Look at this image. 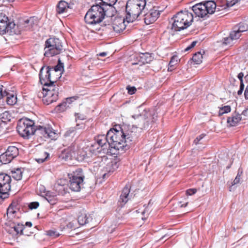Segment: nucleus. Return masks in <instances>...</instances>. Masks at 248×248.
Masks as SVG:
<instances>
[{
  "label": "nucleus",
  "instance_id": "obj_1",
  "mask_svg": "<svg viewBox=\"0 0 248 248\" xmlns=\"http://www.w3.org/2000/svg\"><path fill=\"white\" fill-rule=\"evenodd\" d=\"M63 63L62 62L61 58L58 59L57 65L54 67L43 66L41 68L39 74V79L43 85V92H52L59 93V82L57 79L60 78L62 71L63 70Z\"/></svg>",
  "mask_w": 248,
  "mask_h": 248
},
{
  "label": "nucleus",
  "instance_id": "obj_2",
  "mask_svg": "<svg viewBox=\"0 0 248 248\" xmlns=\"http://www.w3.org/2000/svg\"><path fill=\"white\" fill-rule=\"evenodd\" d=\"M147 10L146 0H128L125 6V20L128 23L133 22Z\"/></svg>",
  "mask_w": 248,
  "mask_h": 248
},
{
  "label": "nucleus",
  "instance_id": "obj_3",
  "mask_svg": "<svg viewBox=\"0 0 248 248\" xmlns=\"http://www.w3.org/2000/svg\"><path fill=\"white\" fill-rule=\"evenodd\" d=\"M108 137L109 140V150L111 154L118 155L120 151L124 150L127 146L124 138L123 128L120 131L110 129L108 132Z\"/></svg>",
  "mask_w": 248,
  "mask_h": 248
},
{
  "label": "nucleus",
  "instance_id": "obj_4",
  "mask_svg": "<svg viewBox=\"0 0 248 248\" xmlns=\"http://www.w3.org/2000/svg\"><path fill=\"white\" fill-rule=\"evenodd\" d=\"M105 16L112 17L106 9V5L96 4L93 5L84 16L85 22L89 25H96L101 22Z\"/></svg>",
  "mask_w": 248,
  "mask_h": 248
},
{
  "label": "nucleus",
  "instance_id": "obj_5",
  "mask_svg": "<svg viewBox=\"0 0 248 248\" xmlns=\"http://www.w3.org/2000/svg\"><path fill=\"white\" fill-rule=\"evenodd\" d=\"M193 20L192 14L188 11L178 12L171 19V30L175 31L184 30L191 25Z\"/></svg>",
  "mask_w": 248,
  "mask_h": 248
},
{
  "label": "nucleus",
  "instance_id": "obj_6",
  "mask_svg": "<svg viewBox=\"0 0 248 248\" xmlns=\"http://www.w3.org/2000/svg\"><path fill=\"white\" fill-rule=\"evenodd\" d=\"M138 111H141V112L132 116L134 119L132 123L133 126L141 131L142 130L147 128L149 124L154 122V117L151 112L146 109H142L141 107L139 108Z\"/></svg>",
  "mask_w": 248,
  "mask_h": 248
},
{
  "label": "nucleus",
  "instance_id": "obj_7",
  "mask_svg": "<svg viewBox=\"0 0 248 248\" xmlns=\"http://www.w3.org/2000/svg\"><path fill=\"white\" fill-rule=\"evenodd\" d=\"M64 49L62 42L59 38L50 37L45 42L44 56L51 57L61 53Z\"/></svg>",
  "mask_w": 248,
  "mask_h": 248
},
{
  "label": "nucleus",
  "instance_id": "obj_8",
  "mask_svg": "<svg viewBox=\"0 0 248 248\" xmlns=\"http://www.w3.org/2000/svg\"><path fill=\"white\" fill-rule=\"evenodd\" d=\"M216 7L214 1L210 0L196 4L192 6V9L197 16L203 18L208 14H213Z\"/></svg>",
  "mask_w": 248,
  "mask_h": 248
},
{
  "label": "nucleus",
  "instance_id": "obj_9",
  "mask_svg": "<svg viewBox=\"0 0 248 248\" xmlns=\"http://www.w3.org/2000/svg\"><path fill=\"white\" fill-rule=\"evenodd\" d=\"M16 129L21 137L29 139L31 135L34 134V123L28 118L21 119L18 121Z\"/></svg>",
  "mask_w": 248,
  "mask_h": 248
},
{
  "label": "nucleus",
  "instance_id": "obj_10",
  "mask_svg": "<svg viewBox=\"0 0 248 248\" xmlns=\"http://www.w3.org/2000/svg\"><path fill=\"white\" fill-rule=\"evenodd\" d=\"M11 177L6 173H0V199L4 200L9 197L11 189Z\"/></svg>",
  "mask_w": 248,
  "mask_h": 248
},
{
  "label": "nucleus",
  "instance_id": "obj_11",
  "mask_svg": "<svg viewBox=\"0 0 248 248\" xmlns=\"http://www.w3.org/2000/svg\"><path fill=\"white\" fill-rule=\"evenodd\" d=\"M19 154L18 149L15 146H10L6 151L0 155V161L2 164H6L10 163Z\"/></svg>",
  "mask_w": 248,
  "mask_h": 248
},
{
  "label": "nucleus",
  "instance_id": "obj_12",
  "mask_svg": "<svg viewBox=\"0 0 248 248\" xmlns=\"http://www.w3.org/2000/svg\"><path fill=\"white\" fill-rule=\"evenodd\" d=\"M34 134H36L41 138H51L53 139L56 137V133L49 126H36Z\"/></svg>",
  "mask_w": 248,
  "mask_h": 248
},
{
  "label": "nucleus",
  "instance_id": "obj_13",
  "mask_svg": "<svg viewBox=\"0 0 248 248\" xmlns=\"http://www.w3.org/2000/svg\"><path fill=\"white\" fill-rule=\"evenodd\" d=\"M15 24L13 21H10L8 17L2 13H0V34H4L6 32H12Z\"/></svg>",
  "mask_w": 248,
  "mask_h": 248
},
{
  "label": "nucleus",
  "instance_id": "obj_14",
  "mask_svg": "<svg viewBox=\"0 0 248 248\" xmlns=\"http://www.w3.org/2000/svg\"><path fill=\"white\" fill-rule=\"evenodd\" d=\"M141 132L139 129L132 125L131 127H128L127 129L124 127V138L127 143V146L131 144L132 141H135Z\"/></svg>",
  "mask_w": 248,
  "mask_h": 248
},
{
  "label": "nucleus",
  "instance_id": "obj_15",
  "mask_svg": "<svg viewBox=\"0 0 248 248\" xmlns=\"http://www.w3.org/2000/svg\"><path fill=\"white\" fill-rule=\"evenodd\" d=\"M144 22L147 25H149L154 23L158 17L160 12L158 10V7H153V8L148 9L145 13H143Z\"/></svg>",
  "mask_w": 248,
  "mask_h": 248
},
{
  "label": "nucleus",
  "instance_id": "obj_16",
  "mask_svg": "<svg viewBox=\"0 0 248 248\" xmlns=\"http://www.w3.org/2000/svg\"><path fill=\"white\" fill-rule=\"evenodd\" d=\"M78 145L75 142L69 147L67 151L62 152L61 157L65 161L72 160L75 159L76 161L78 159Z\"/></svg>",
  "mask_w": 248,
  "mask_h": 248
},
{
  "label": "nucleus",
  "instance_id": "obj_17",
  "mask_svg": "<svg viewBox=\"0 0 248 248\" xmlns=\"http://www.w3.org/2000/svg\"><path fill=\"white\" fill-rule=\"evenodd\" d=\"M5 224L7 227H9V228H6V230L8 233H12L13 231H15L16 232V234H24L23 230L25 229L24 225L19 223L16 224L14 222H11V220L5 222Z\"/></svg>",
  "mask_w": 248,
  "mask_h": 248
},
{
  "label": "nucleus",
  "instance_id": "obj_18",
  "mask_svg": "<svg viewBox=\"0 0 248 248\" xmlns=\"http://www.w3.org/2000/svg\"><path fill=\"white\" fill-rule=\"evenodd\" d=\"M43 94V102L47 105L56 102L59 96V93H54L50 91L42 92Z\"/></svg>",
  "mask_w": 248,
  "mask_h": 248
},
{
  "label": "nucleus",
  "instance_id": "obj_19",
  "mask_svg": "<svg viewBox=\"0 0 248 248\" xmlns=\"http://www.w3.org/2000/svg\"><path fill=\"white\" fill-rule=\"evenodd\" d=\"M112 27L116 32H120L125 28L124 19L119 17L114 16L113 18Z\"/></svg>",
  "mask_w": 248,
  "mask_h": 248
},
{
  "label": "nucleus",
  "instance_id": "obj_20",
  "mask_svg": "<svg viewBox=\"0 0 248 248\" xmlns=\"http://www.w3.org/2000/svg\"><path fill=\"white\" fill-rule=\"evenodd\" d=\"M130 185L127 184L123 188L122 192L120 195L119 202L121 203V206H124L129 200V194L130 189Z\"/></svg>",
  "mask_w": 248,
  "mask_h": 248
},
{
  "label": "nucleus",
  "instance_id": "obj_21",
  "mask_svg": "<svg viewBox=\"0 0 248 248\" xmlns=\"http://www.w3.org/2000/svg\"><path fill=\"white\" fill-rule=\"evenodd\" d=\"M85 176L83 174L82 170L78 169V192H81L83 194H88V191L85 190L87 186L86 182H84Z\"/></svg>",
  "mask_w": 248,
  "mask_h": 248
},
{
  "label": "nucleus",
  "instance_id": "obj_22",
  "mask_svg": "<svg viewBox=\"0 0 248 248\" xmlns=\"http://www.w3.org/2000/svg\"><path fill=\"white\" fill-rule=\"evenodd\" d=\"M90 218L87 216V213L82 209L78 214V225L83 226L89 222Z\"/></svg>",
  "mask_w": 248,
  "mask_h": 248
},
{
  "label": "nucleus",
  "instance_id": "obj_23",
  "mask_svg": "<svg viewBox=\"0 0 248 248\" xmlns=\"http://www.w3.org/2000/svg\"><path fill=\"white\" fill-rule=\"evenodd\" d=\"M4 98L8 105L13 106L16 104L17 102V98L16 95H14V93H10L6 91L5 90L4 91Z\"/></svg>",
  "mask_w": 248,
  "mask_h": 248
},
{
  "label": "nucleus",
  "instance_id": "obj_24",
  "mask_svg": "<svg viewBox=\"0 0 248 248\" xmlns=\"http://www.w3.org/2000/svg\"><path fill=\"white\" fill-rule=\"evenodd\" d=\"M69 188L74 192L78 191V176L72 174H68Z\"/></svg>",
  "mask_w": 248,
  "mask_h": 248
},
{
  "label": "nucleus",
  "instance_id": "obj_25",
  "mask_svg": "<svg viewBox=\"0 0 248 248\" xmlns=\"http://www.w3.org/2000/svg\"><path fill=\"white\" fill-rule=\"evenodd\" d=\"M16 203L12 202L7 209V217L9 220H11L15 217L16 213Z\"/></svg>",
  "mask_w": 248,
  "mask_h": 248
},
{
  "label": "nucleus",
  "instance_id": "obj_26",
  "mask_svg": "<svg viewBox=\"0 0 248 248\" xmlns=\"http://www.w3.org/2000/svg\"><path fill=\"white\" fill-rule=\"evenodd\" d=\"M95 140L97 143L101 147H104L108 143L109 145V140L108 137V133L106 136L99 135L95 138Z\"/></svg>",
  "mask_w": 248,
  "mask_h": 248
},
{
  "label": "nucleus",
  "instance_id": "obj_27",
  "mask_svg": "<svg viewBox=\"0 0 248 248\" xmlns=\"http://www.w3.org/2000/svg\"><path fill=\"white\" fill-rule=\"evenodd\" d=\"M67 8H72L70 4L64 0H61L57 5V11L59 14H62L65 12Z\"/></svg>",
  "mask_w": 248,
  "mask_h": 248
},
{
  "label": "nucleus",
  "instance_id": "obj_28",
  "mask_svg": "<svg viewBox=\"0 0 248 248\" xmlns=\"http://www.w3.org/2000/svg\"><path fill=\"white\" fill-rule=\"evenodd\" d=\"M241 120V116L239 114H234L227 119V123L231 126H234Z\"/></svg>",
  "mask_w": 248,
  "mask_h": 248
},
{
  "label": "nucleus",
  "instance_id": "obj_29",
  "mask_svg": "<svg viewBox=\"0 0 248 248\" xmlns=\"http://www.w3.org/2000/svg\"><path fill=\"white\" fill-rule=\"evenodd\" d=\"M0 116V124H7V122L11 121L12 118L11 114L8 111H5L1 113Z\"/></svg>",
  "mask_w": 248,
  "mask_h": 248
},
{
  "label": "nucleus",
  "instance_id": "obj_30",
  "mask_svg": "<svg viewBox=\"0 0 248 248\" xmlns=\"http://www.w3.org/2000/svg\"><path fill=\"white\" fill-rule=\"evenodd\" d=\"M23 170L20 168H17L11 171L13 178L16 180H20L22 178Z\"/></svg>",
  "mask_w": 248,
  "mask_h": 248
},
{
  "label": "nucleus",
  "instance_id": "obj_31",
  "mask_svg": "<svg viewBox=\"0 0 248 248\" xmlns=\"http://www.w3.org/2000/svg\"><path fill=\"white\" fill-rule=\"evenodd\" d=\"M236 26L237 27L238 31L241 32L248 31V17Z\"/></svg>",
  "mask_w": 248,
  "mask_h": 248
},
{
  "label": "nucleus",
  "instance_id": "obj_32",
  "mask_svg": "<svg viewBox=\"0 0 248 248\" xmlns=\"http://www.w3.org/2000/svg\"><path fill=\"white\" fill-rule=\"evenodd\" d=\"M45 198L50 204L53 205L56 202V196L50 191H47L46 193Z\"/></svg>",
  "mask_w": 248,
  "mask_h": 248
},
{
  "label": "nucleus",
  "instance_id": "obj_33",
  "mask_svg": "<svg viewBox=\"0 0 248 248\" xmlns=\"http://www.w3.org/2000/svg\"><path fill=\"white\" fill-rule=\"evenodd\" d=\"M203 56L201 52H198L196 53L192 58V61L194 64H199L202 61Z\"/></svg>",
  "mask_w": 248,
  "mask_h": 248
},
{
  "label": "nucleus",
  "instance_id": "obj_34",
  "mask_svg": "<svg viewBox=\"0 0 248 248\" xmlns=\"http://www.w3.org/2000/svg\"><path fill=\"white\" fill-rule=\"evenodd\" d=\"M118 167L117 163L115 161H110L108 163L106 167V170L108 172H113Z\"/></svg>",
  "mask_w": 248,
  "mask_h": 248
},
{
  "label": "nucleus",
  "instance_id": "obj_35",
  "mask_svg": "<svg viewBox=\"0 0 248 248\" xmlns=\"http://www.w3.org/2000/svg\"><path fill=\"white\" fill-rule=\"evenodd\" d=\"M241 32L238 31L237 27L235 26L233 28V31L230 32V35L233 41L236 40L241 36Z\"/></svg>",
  "mask_w": 248,
  "mask_h": 248
},
{
  "label": "nucleus",
  "instance_id": "obj_36",
  "mask_svg": "<svg viewBox=\"0 0 248 248\" xmlns=\"http://www.w3.org/2000/svg\"><path fill=\"white\" fill-rule=\"evenodd\" d=\"M77 126H78V124L75 127H71L68 128L64 133V136L65 137H71L73 138L77 133Z\"/></svg>",
  "mask_w": 248,
  "mask_h": 248
},
{
  "label": "nucleus",
  "instance_id": "obj_37",
  "mask_svg": "<svg viewBox=\"0 0 248 248\" xmlns=\"http://www.w3.org/2000/svg\"><path fill=\"white\" fill-rule=\"evenodd\" d=\"M67 108H69V106L67 105V103L64 101L57 105L55 108V110L57 112H62Z\"/></svg>",
  "mask_w": 248,
  "mask_h": 248
},
{
  "label": "nucleus",
  "instance_id": "obj_38",
  "mask_svg": "<svg viewBox=\"0 0 248 248\" xmlns=\"http://www.w3.org/2000/svg\"><path fill=\"white\" fill-rule=\"evenodd\" d=\"M46 234L52 238L58 237L60 235V234L55 230H49L47 231L46 232Z\"/></svg>",
  "mask_w": 248,
  "mask_h": 248
},
{
  "label": "nucleus",
  "instance_id": "obj_39",
  "mask_svg": "<svg viewBox=\"0 0 248 248\" xmlns=\"http://www.w3.org/2000/svg\"><path fill=\"white\" fill-rule=\"evenodd\" d=\"M87 151H89V150L88 149V148L86 147L85 150L83 148L82 149V151H80V154L78 155V161H83L86 157L87 156Z\"/></svg>",
  "mask_w": 248,
  "mask_h": 248
},
{
  "label": "nucleus",
  "instance_id": "obj_40",
  "mask_svg": "<svg viewBox=\"0 0 248 248\" xmlns=\"http://www.w3.org/2000/svg\"><path fill=\"white\" fill-rule=\"evenodd\" d=\"M55 188L56 189V190H58L59 192H60V191H62L64 190L65 187H64V185L63 184H62V181L61 180L60 181H58L55 185Z\"/></svg>",
  "mask_w": 248,
  "mask_h": 248
},
{
  "label": "nucleus",
  "instance_id": "obj_41",
  "mask_svg": "<svg viewBox=\"0 0 248 248\" xmlns=\"http://www.w3.org/2000/svg\"><path fill=\"white\" fill-rule=\"evenodd\" d=\"M103 2L102 4H104V5L109 6L110 7V9L113 10V8L112 6L114 5L118 0H101Z\"/></svg>",
  "mask_w": 248,
  "mask_h": 248
},
{
  "label": "nucleus",
  "instance_id": "obj_42",
  "mask_svg": "<svg viewBox=\"0 0 248 248\" xmlns=\"http://www.w3.org/2000/svg\"><path fill=\"white\" fill-rule=\"evenodd\" d=\"M231 108L230 106H225L220 108L218 114L221 116L225 113H227L231 111Z\"/></svg>",
  "mask_w": 248,
  "mask_h": 248
},
{
  "label": "nucleus",
  "instance_id": "obj_43",
  "mask_svg": "<svg viewBox=\"0 0 248 248\" xmlns=\"http://www.w3.org/2000/svg\"><path fill=\"white\" fill-rule=\"evenodd\" d=\"M43 156H42V157H38L36 158V161L39 163H41L45 162L46 160L49 156V154L46 152H43Z\"/></svg>",
  "mask_w": 248,
  "mask_h": 248
},
{
  "label": "nucleus",
  "instance_id": "obj_44",
  "mask_svg": "<svg viewBox=\"0 0 248 248\" xmlns=\"http://www.w3.org/2000/svg\"><path fill=\"white\" fill-rule=\"evenodd\" d=\"M177 57L173 56L171 58V59L170 62V63L169 64V67L168 68V70H171L172 69H171V68L173 67L177 63Z\"/></svg>",
  "mask_w": 248,
  "mask_h": 248
},
{
  "label": "nucleus",
  "instance_id": "obj_45",
  "mask_svg": "<svg viewBox=\"0 0 248 248\" xmlns=\"http://www.w3.org/2000/svg\"><path fill=\"white\" fill-rule=\"evenodd\" d=\"M77 99V96H74L70 97H68L65 99V102L67 103V105H69L70 107V105L73 103L75 102L76 101Z\"/></svg>",
  "mask_w": 248,
  "mask_h": 248
},
{
  "label": "nucleus",
  "instance_id": "obj_46",
  "mask_svg": "<svg viewBox=\"0 0 248 248\" xmlns=\"http://www.w3.org/2000/svg\"><path fill=\"white\" fill-rule=\"evenodd\" d=\"M39 206V203L37 202H33L29 204L28 207L30 209H35Z\"/></svg>",
  "mask_w": 248,
  "mask_h": 248
},
{
  "label": "nucleus",
  "instance_id": "obj_47",
  "mask_svg": "<svg viewBox=\"0 0 248 248\" xmlns=\"http://www.w3.org/2000/svg\"><path fill=\"white\" fill-rule=\"evenodd\" d=\"M232 39L230 35H229V37L224 38L223 44L226 45H232Z\"/></svg>",
  "mask_w": 248,
  "mask_h": 248
},
{
  "label": "nucleus",
  "instance_id": "obj_48",
  "mask_svg": "<svg viewBox=\"0 0 248 248\" xmlns=\"http://www.w3.org/2000/svg\"><path fill=\"white\" fill-rule=\"evenodd\" d=\"M205 136V134H202L201 135H200V136H199L198 137H197L194 140V143L196 144V145H197L198 144H200V141Z\"/></svg>",
  "mask_w": 248,
  "mask_h": 248
},
{
  "label": "nucleus",
  "instance_id": "obj_49",
  "mask_svg": "<svg viewBox=\"0 0 248 248\" xmlns=\"http://www.w3.org/2000/svg\"><path fill=\"white\" fill-rule=\"evenodd\" d=\"M29 24V28L32 27L33 24V18L30 17V19H26L24 21V25Z\"/></svg>",
  "mask_w": 248,
  "mask_h": 248
},
{
  "label": "nucleus",
  "instance_id": "obj_50",
  "mask_svg": "<svg viewBox=\"0 0 248 248\" xmlns=\"http://www.w3.org/2000/svg\"><path fill=\"white\" fill-rule=\"evenodd\" d=\"M126 89L128 90V93L129 94H133L135 93L137 91V89L135 87L127 86Z\"/></svg>",
  "mask_w": 248,
  "mask_h": 248
},
{
  "label": "nucleus",
  "instance_id": "obj_51",
  "mask_svg": "<svg viewBox=\"0 0 248 248\" xmlns=\"http://www.w3.org/2000/svg\"><path fill=\"white\" fill-rule=\"evenodd\" d=\"M240 175H239V174L238 173L237 174V176H236L235 178L234 179V180L232 183L231 187L235 185L238 184L240 182Z\"/></svg>",
  "mask_w": 248,
  "mask_h": 248
},
{
  "label": "nucleus",
  "instance_id": "obj_52",
  "mask_svg": "<svg viewBox=\"0 0 248 248\" xmlns=\"http://www.w3.org/2000/svg\"><path fill=\"white\" fill-rule=\"evenodd\" d=\"M197 43V41H193L190 45H189L188 46H187L185 49V51H187L190 50L191 48H193L196 46Z\"/></svg>",
  "mask_w": 248,
  "mask_h": 248
},
{
  "label": "nucleus",
  "instance_id": "obj_53",
  "mask_svg": "<svg viewBox=\"0 0 248 248\" xmlns=\"http://www.w3.org/2000/svg\"><path fill=\"white\" fill-rule=\"evenodd\" d=\"M228 6H232L234 5L238 0H225Z\"/></svg>",
  "mask_w": 248,
  "mask_h": 248
},
{
  "label": "nucleus",
  "instance_id": "obj_54",
  "mask_svg": "<svg viewBox=\"0 0 248 248\" xmlns=\"http://www.w3.org/2000/svg\"><path fill=\"white\" fill-rule=\"evenodd\" d=\"M197 189L196 188H191L187 189L186 191V193L187 195H192L195 194L197 192Z\"/></svg>",
  "mask_w": 248,
  "mask_h": 248
},
{
  "label": "nucleus",
  "instance_id": "obj_55",
  "mask_svg": "<svg viewBox=\"0 0 248 248\" xmlns=\"http://www.w3.org/2000/svg\"><path fill=\"white\" fill-rule=\"evenodd\" d=\"M3 86L0 85V99L4 98V91H3Z\"/></svg>",
  "mask_w": 248,
  "mask_h": 248
},
{
  "label": "nucleus",
  "instance_id": "obj_56",
  "mask_svg": "<svg viewBox=\"0 0 248 248\" xmlns=\"http://www.w3.org/2000/svg\"><path fill=\"white\" fill-rule=\"evenodd\" d=\"M237 77L240 80V82H243V78L244 77V74L242 72L239 73Z\"/></svg>",
  "mask_w": 248,
  "mask_h": 248
},
{
  "label": "nucleus",
  "instance_id": "obj_57",
  "mask_svg": "<svg viewBox=\"0 0 248 248\" xmlns=\"http://www.w3.org/2000/svg\"><path fill=\"white\" fill-rule=\"evenodd\" d=\"M245 96L246 99H248V85H247L245 91Z\"/></svg>",
  "mask_w": 248,
  "mask_h": 248
},
{
  "label": "nucleus",
  "instance_id": "obj_58",
  "mask_svg": "<svg viewBox=\"0 0 248 248\" xmlns=\"http://www.w3.org/2000/svg\"><path fill=\"white\" fill-rule=\"evenodd\" d=\"M67 226L69 228L73 229L74 227V224L73 222H70L67 225Z\"/></svg>",
  "mask_w": 248,
  "mask_h": 248
},
{
  "label": "nucleus",
  "instance_id": "obj_59",
  "mask_svg": "<svg viewBox=\"0 0 248 248\" xmlns=\"http://www.w3.org/2000/svg\"><path fill=\"white\" fill-rule=\"evenodd\" d=\"M25 225L26 226L31 227L32 225V224L31 222L27 221L26 222Z\"/></svg>",
  "mask_w": 248,
  "mask_h": 248
},
{
  "label": "nucleus",
  "instance_id": "obj_60",
  "mask_svg": "<svg viewBox=\"0 0 248 248\" xmlns=\"http://www.w3.org/2000/svg\"><path fill=\"white\" fill-rule=\"evenodd\" d=\"M244 88V84L243 83V82H240V89L243 90Z\"/></svg>",
  "mask_w": 248,
  "mask_h": 248
},
{
  "label": "nucleus",
  "instance_id": "obj_61",
  "mask_svg": "<svg viewBox=\"0 0 248 248\" xmlns=\"http://www.w3.org/2000/svg\"><path fill=\"white\" fill-rule=\"evenodd\" d=\"M107 53L106 52H102L99 54V56L101 57H104L107 55Z\"/></svg>",
  "mask_w": 248,
  "mask_h": 248
},
{
  "label": "nucleus",
  "instance_id": "obj_62",
  "mask_svg": "<svg viewBox=\"0 0 248 248\" xmlns=\"http://www.w3.org/2000/svg\"><path fill=\"white\" fill-rule=\"evenodd\" d=\"M243 91V90L240 89L237 92V94L238 95H241Z\"/></svg>",
  "mask_w": 248,
  "mask_h": 248
},
{
  "label": "nucleus",
  "instance_id": "obj_63",
  "mask_svg": "<svg viewBox=\"0 0 248 248\" xmlns=\"http://www.w3.org/2000/svg\"><path fill=\"white\" fill-rule=\"evenodd\" d=\"M187 204H188V202H186V203H185V204H181L180 206H181V207H186V206H187Z\"/></svg>",
  "mask_w": 248,
  "mask_h": 248
},
{
  "label": "nucleus",
  "instance_id": "obj_64",
  "mask_svg": "<svg viewBox=\"0 0 248 248\" xmlns=\"http://www.w3.org/2000/svg\"><path fill=\"white\" fill-rule=\"evenodd\" d=\"M58 72H56L55 74H53V75H51V77H53V78H55L54 76H55V75L56 74V73H57ZM56 77H55L56 78Z\"/></svg>",
  "mask_w": 248,
  "mask_h": 248
}]
</instances>
